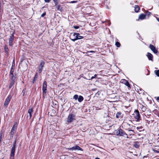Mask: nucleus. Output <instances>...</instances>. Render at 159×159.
Wrapping results in <instances>:
<instances>
[{
    "mask_svg": "<svg viewBox=\"0 0 159 159\" xmlns=\"http://www.w3.org/2000/svg\"><path fill=\"white\" fill-rule=\"evenodd\" d=\"M133 119L136 122H139L141 120L139 112L138 110H135L133 114Z\"/></svg>",
    "mask_w": 159,
    "mask_h": 159,
    "instance_id": "1",
    "label": "nucleus"
},
{
    "mask_svg": "<svg viewBox=\"0 0 159 159\" xmlns=\"http://www.w3.org/2000/svg\"><path fill=\"white\" fill-rule=\"evenodd\" d=\"M133 126L131 125L128 123L126 122H123L122 124V127L123 128L125 129L126 130H128L129 132L132 131V132L134 133V131L130 129L132 128L131 127H133Z\"/></svg>",
    "mask_w": 159,
    "mask_h": 159,
    "instance_id": "2",
    "label": "nucleus"
},
{
    "mask_svg": "<svg viewBox=\"0 0 159 159\" xmlns=\"http://www.w3.org/2000/svg\"><path fill=\"white\" fill-rule=\"evenodd\" d=\"M75 115L72 113L69 114L67 119V122L69 123L72 122L73 120H75Z\"/></svg>",
    "mask_w": 159,
    "mask_h": 159,
    "instance_id": "3",
    "label": "nucleus"
},
{
    "mask_svg": "<svg viewBox=\"0 0 159 159\" xmlns=\"http://www.w3.org/2000/svg\"><path fill=\"white\" fill-rule=\"evenodd\" d=\"M116 133V135L120 136H125V135H127V134L121 128H119Z\"/></svg>",
    "mask_w": 159,
    "mask_h": 159,
    "instance_id": "4",
    "label": "nucleus"
},
{
    "mask_svg": "<svg viewBox=\"0 0 159 159\" xmlns=\"http://www.w3.org/2000/svg\"><path fill=\"white\" fill-rule=\"evenodd\" d=\"M18 124V123L17 122H15L14 123V125L11 129V135H13L14 133H15L16 132Z\"/></svg>",
    "mask_w": 159,
    "mask_h": 159,
    "instance_id": "5",
    "label": "nucleus"
},
{
    "mask_svg": "<svg viewBox=\"0 0 159 159\" xmlns=\"http://www.w3.org/2000/svg\"><path fill=\"white\" fill-rule=\"evenodd\" d=\"M10 79L11 81L10 83V85L9 87V89L11 88L15 84L16 77L14 75L10 76Z\"/></svg>",
    "mask_w": 159,
    "mask_h": 159,
    "instance_id": "6",
    "label": "nucleus"
},
{
    "mask_svg": "<svg viewBox=\"0 0 159 159\" xmlns=\"http://www.w3.org/2000/svg\"><path fill=\"white\" fill-rule=\"evenodd\" d=\"M12 98V96L11 94H9L6 99L5 102L4 103V106L7 107L9 103V102Z\"/></svg>",
    "mask_w": 159,
    "mask_h": 159,
    "instance_id": "7",
    "label": "nucleus"
},
{
    "mask_svg": "<svg viewBox=\"0 0 159 159\" xmlns=\"http://www.w3.org/2000/svg\"><path fill=\"white\" fill-rule=\"evenodd\" d=\"M73 36H75L76 38L73 40V41L74 42L75 41L78 40L80 39L83 38V37L80 35L79 33H73Z\"/></svg>",
    "mask_w": 159,
    "mask_h": 159,
    "instance_id": "8",
    "label": "nucleus"
},
{
    "mask_svg": "<svg viewBox=\"0 0 159 159\" xmlns=\"http://www.w3.org/2000/svg\"><path fill=\"white\" fill-rule=\"evenodd\" d=\"M67 149L68 150H72L73 151L74 150H80L82 151L83 150V149L80 147L79 146L76 145L75 146H73L72 148H67Z\"/></svg>",
    "mask_w": 159,
    "mask_h": 159,
    "instance_id": "9",
    "label": "nucleus"
},
{
    "mask_svg": "<svg viewBox=\"0 0 159 159\" xmlns=\"http://www.w3.org/2000/svg\"><path fill=\"white\" fill-rule=\"evenodd\" d=\"M14 36L13 34H11L10 36V38L9 39V44L10 46H11L13 45V42L14 41Z\"/></svg>",
    "mask_w": 159,
    "mask_h": 159,
    "instance_id": "10",
    "label": "nucleus"
},
{
    "mask_svg": "<svg viewBox=\"0 0 159 159\" xmlns=\"http://www.w3.org/2000/svg\"><path fill=\"white\" fill-rule=\"evenodd\" d=\"M45 62L43 61H41L39 66V72L40 73L42 72Z\"/></svg>",
    "mask_w": 159,
    "mask_h": 159,
    "instance_id": "11",
    "label": "nucleus"
},
{
    "mask_svg": "<svg viewBox=\"0 0 159 159\" xmlns=\"http://www.w3.org/2000/svg\"><path fill=\"white\" fill-rule=\"evenodd\" d=\"M47 83L46 81L43 82V85L42 88V90L43 93H46L47 91Z\"/></svg>",
    "mask_w": 159,
    "mask_h": 159,
    "instance_id": "12",
    "label": "nucleus"
},
{
    "mask_svg": "<svg viewBox=\"0 0 159 159\" xmlns=\"http://www.w3.org/2000/svg\"><path fill=\"white\" fill-rule=\"evenodd\" d=\"M120 82L124 84L125 85L127 86L129 89L130 88V85L129 82L127 80L125 79H122L121 80Z\"/></svg>",
    "mask_w": 159,
    "mask_h": 159,
    "instance_id": "13",
    "label": "nucleus"
},
{
    "mask_svg": "<svg viewBox=\"0 0 159 159\" xmlns=\"http://www.w3.org/2000/svg\"><path fill=\"white\" fill-rule=\"evenodd\" d=\"M149 48L155 54H156L157 53L158 51L156 48L152 44H150L149 45Z\"/></svg>",
    "mask_w": 159,
    "mask_h": 159,
    "instance_id": "14",
    "label": "nucleus"
},
{
    "mask_svg": "<svg viewBox=\"0 0 159 159\" xmlns=\"http://www.w3.org/2000/svg\"><path fill=\"white\" fill-rule=\"evenodd\" d=\"M146 56L147 57L149 60L151 61H153V56L151 53L148 52L147 53Z\"/></svg>",
    "mask_w": 159,
    "mask_h": 159,
    "instance_id": "15",
    "label": "nucleus"
},
{
    "mask_svg": "<svg viewBox=\"0 0 159 159\" xmlns=\"http://www.w3.org/2000/svg\"><path fill=\"white\" fill-rule=\"evenodd\" d=\"M16 148H12L10 156H14L15 153V152Z\"/></svg>",
    "mask_w": 159,
    "mask_h": 159,
    "instance_id": "16",
    "label": "nucleus"
},
{
    "mask_svg": "<svg viewBox=\"0 0 159 159\" xmlns=\"http://www.w3.org/2000/svg\"><path fill=\"white\" fill-rule=\"evenodd\" d=\"M146 16V15L143 14H141L139 15V19L141 20H143L145 18Z\"/></svg>",
    "mask_w": 159,
    "mask_h": 159,
    "instance_id": "17",
    "label": "nucleus"
},
{
    "mask_svg": "<svg viewBox=\"0 0 159 159\" xmlns=\"http://www.w3.org/2000/svg\"><path fill=\"white\" fill-rule=\"evenodd\" d=\"M33 112V109L32 108H30L28 111V113L29 114L30 119L32 117V113Z\"/></svg>",
    "mask_w": 159,
    "mask_h": 159,
    "instance_id": "18",
    "label": "nucleus"
},
{
    "mask_svg": "<svg viewBox=\"0 0 159 159\" xmlns=\"http://www.w3.org/2000/svg\"><path fill=\"white\" fill-rule=\"evenodd\" d=\"M14 70L13 67V65H12L10 71V76L14 75L13 73L14 72Z\"/></svg>",
    "mask_w": 159,
    "mask_h": 159,
    "instance_id": "19",
    "label": "nucleus"
},
{
    "mask_svg": "<svg viewBox=\"0 0 159 159\" xmlns=\"http://www.w3.org/2000/svg\"><path fill=\"white\" fill-rule=\"evenodd\" d=\"M78 102H81L84 100V98L82 96L80 95L78 98Z\"/></svg>",
    "mask_w": 159,
    "mask_h": 159,
    "instance_id": "20",
    "label": "nucleus"
},
{
    "mask_svg": "<svg viewBox=\"0 0 159 159\" xmlns=\"http://www.w3.org/2000/svg\"><path fill=\"white\" fill-rule=\"evenodd\" d=\"M121 113L120 112H117L116 114V117L117 118H119L120 117H122V116H121Z\"/></svg>",
    "mask_w": 159,
    "mask_h": 159,
    "instance_id": "21",
    "label": "nucleus"
},
{
    "mask_svg": "<svg viewBox=\"0 0 159 159\" xmlns=\"http://www.w3.org/2000/svg\"><path fill=\"white\" fill-rule=\"evenodd\" d=\"M140 10V8L138 6L135 5V11L136 12H138Z\"/></svg>",
    "mask_w": 159,
    "mask_h": 159,
    "instance_id": "22",
    "label": "nucleus"
},
{
    "mask_svg": "<svg viewBox=\"0 0 159 159\" xmlns=\"http://www.w3.org/2000/svg\"><path fill=\"white\" fill-rule=\"evenodd\" d=\"M37 78H38L37 73H36V74L35 75L34 77L33 80V83H34V82L36 80Z\"/></svg>",
    "mask_w": 159,
    "mask_h": 159,
    "instance_id": "23",
    "label": "nucleus"
},
{
    "mask_svg": "<svg viewBox=\"0 0 159 159\" xmlns=\"http://www.w3.org/2000/svg\"><path fill=\"white\" fill-rule=\"evenodd\" d=\"M4 49H5V52L7 53V54L8 53V50H9V49H8V47H7V46L6 45L5 46Z\"/></svg>",
    "mask_w": 159,
    "mask_h": 159,
    "instance_id": "24",
    "label": "nucleus"
},
{
    "mask_svg": "<svg viewBox=\"0 0 159 159\" xmlns=\"http://www.w3.org/2000/svg\"><path fill=\"white\" fill-rule=\"evenodd\" d=\"M134 146L136 148H138L139 147V145L138 143L135 142L134 144Z\"/></svg>",
    "mask_w": 159,
    "mask_h": 159,
    "instance_id": "25",
    "label": "nucleus"
},
{
    "mask_svg": "<svg viewBox=\"0 0 159 159\" xmlns=\"http://www.w3.org/2000/svg\"><path fill=\"white\" fill-rule=\"evenodd\" d=\"M56 6L57 7V9L58 10H61L62 8V7L60 5H58L57 4V5H56Z\"/></svg>",
    "mask_w": 159,
    "mask_h": 159,
    "instance_id": "26",
    "label": "nucleus"
},
{
    "mask_svg": "<svg viewBox=\"0 0 159 159\" xmlns=\"http://www.w3.org/2000/svg\"><path fill=\"white\" fill-rule=\"evenodd\" d=\"M141 108L143 111H146V108L145 106L142 105Z\"/></svg>",
    "mask_w": 159,
    "mask_h": 159,
    "instance_id": "27",
    "label": "nucleus"
},
{
    "mask_svg": "<svg viewBox=\"0 0 159 159\" xmlns=\"http://www.w3.org/2000/svg\"><path fill=\"white\" fill-rule=\"evenodd\" d=\"M116 45V46L117 47H120V43L118 42H116L115 43Z\"/></svg>",
    "mask_w": 159,
    "mask_h": 159,
    "instance_id": "28",
    "label": "nucleus"
},
{
    "mask_svg": "<svg viewBox=\"0 0 159 159\" xmlns=\"http://www.w3.org/2000/svg\"><path fill=\"white\" fill-rule=\"evenodd\" d=\"M78 96L77 94L75 95L73 97V99H74L75 100H76L78 99Z\"/></svg>",
    "mask_w": 159,
    "mask_h": 159,
    "instance_id": "29",
    "label": "nucleus"
},
{
    "mask_svg": "<svg viewBox=\"0 0 159 159\" xmlns=\"http://www.w3.org/2000/svg\"><path fill=\"white\" fill-rule=\"evenodd\" d=\"M155 74L158 76L159 77V70H155Z\"/></svg>",
    "mask_w": 159,
    "mask_h": 159,
    "instance_id": "30",
    "label": "nucleus"
},
{
    "mask_svg": "<svg viewBox=\"0 0 159 159\" xmlns=\"http://www.w3.org/2000/svg\"><path fill=\"white\" fill-rule=\"evenodd\" d=\"M54 2L55 3V6H56V5H57V4L58 3V2L57 0H53Z\"/></svg>",
    "mask_w": 159,
    "mask_h": 159,
    "instance_id": "31",
    "label": "nucleus"
},
{
    "mask_svg": "<svg viewBox=\"0 0 159 159\" xmlns=\"http://www.w3.org/2000/svg\"><path fill=\"white\" fill-rule=\"evenodd\" d=\"M16 141L15 140L13 144V147H12V148H16Z\"/></svg>",
    "mask_w": 159,
    "mask_h": 159,
    "instance_id": "32",
    "label": "nucleus"
},
{
    "mask_svg": "<svg viewBox=\"0 0 159 159\" xmlns=\"http://www.w3.org/2000/svg\"><path fill=\"white\" fill-rule=\"evenodd\" d=\"M2 132H1L0 133V143H1V140L2 138Z\"/></svg>",
    "mask_w": 159,
    "mask_h": 159,
    "instance_id": "33",
    "label": "nucleus"
},
{
    "mask_svg": "<svg viewBox=\"0 0 159 159\" xmlns=\"http://www.w3.org/2000/svg\"><path fill=\"white\" fill-rule=\"evenodd\" d=\"M97 74H95L94 75V76H92V77H91V79L90 80H92L93 79H94L95 78H96L97 77Z\"/></svg>",
    "mask_w": 159,
    "mask_h": 159,
    "instance_id": "34",
    "label": "nucleus"
},
{
    "mask_svg": "<svg viewBox=\"0 0 159 159\" xmlns=\"http://www.w3.org/2000/svg\"><path fill=\"white\" fill-rule=\"evenodd\" d=\"M152 151L156 152V153H159V151H158V150H156L155 149H152Z\"/></svg>",
    "mask_w": 159,
    "mask_h": 159,
    "instance_id": "35",
    "label": "nucleus"
},
{
    "mask_svg": "<svg viewBox=\"0 0 159 159\" xmlns=\"http://www.w3.org/2000/svg\"><path fill=\"white\" fill-rule=\"evenodd\" d=\"M73 27L75 29H77L79 28V27L77 26H74Z\"/></svg>",
    "mask_w": 159,
    "mask_h": 159,
    "instance_id": "36",
    "label": "nucleus"
},
{
    "mask_svg": "<svg viewBox=\"0 0 159 159\" xmlns=\"http://www.w3.org/2000/svg\"><path fill=\"white\" fill-rule=\"evenodd\" d=\"M75 36H73V35H72V38L70 39L71 40L73 41V40L74 39H75L76 38Z\"/></svg>",
    "mask_w": 159,
    "mask_h": 159,
    "instance_id": "37",
    "label": "nucleus"
},
{
    "mask_svg": "<svg viewBox=\"0 0 159 159\" xmlns=\"http://www.w3.org/2000/svg\"><path fill=\"white\" fill-rule=\"evenodd\" d=\"M77 2V1H71L70 3H76Z\"/></svg>",
    "mask_w": 159,
    "mask_h": 159,
    "instance_id": "38",
    "label": "nucleus"
},
{
    "mask_svg": "<svg viewBox=\"0 0 159 159\" xmlns=\"http://www.w3.org/2000/svg\"><path fill=\"white\" fill-rule=\"evenodd\" d=\"M143 127L142 126L137 127L136 129L137 130L142 129Z\"/></svg>",
    "mask_w": 159,
    "mask_h": 159,
    "instance_id": "39",
    "label": "nucleus"
},
{
    "mask_svg": "<svg viewBox=\"0 0 159 159\" xmlns=\"http://www.w3.org/2000/svg\"><path fill=\"white\" fill-rule=\"evenodd\" d=\"M45 15H46V13H45H45H43L41 15V17H43Z\"/></svg>",
    "mask_w": 159,
    "mask_h": 159,
    "instance_id": "40",
    "label": "nucleus"
},
{
    "mask_svg": "<svg viewBox=\"0 0 159 159\" xmlns=\"http://www.w3.org/2000/svg\"><path fill=\"white\" fill-rule=\"evenodd\" d=\"M44 1L46 2H49L50 1V0H44Z\"/></svg>",
    "mask_w": 159,
    "mask_h": 159,
    "instance_id": "41",
    "label": "nucleus"
},
{
    "mask_svg": "<svg viewBox=\"0 0 159 159\" xmlns=\"http://www.w3.org/2000/svg\"><path fill=\"white\" fill-rule=\"evenodd\" d=\"M25 89L23 90H22V93H23V96L24 95V94L25 93Z\"/></svg>",
    "mask_w": 159,
    "mask_h": 159,
    "instance_id": "42",
    "label": "nucleus"
},
{
    "mask_svg": "<svg viewBox=\"0 0 159 159\" xmlns=\"http://www.w3.org/2000/svg\"><path fill=\"white\" fill-rule=\"evenodd\" d=\"M14 156H10L9 159H14Z\"/></svg>",
    "mask_w": 159,
    "mask_h": 159,
    "instance_id": "43",
    "label": "nucleus"
},
{
    "mask_svg": "<svg viewBox=\"0 0 159 159\" xmlns=\"http://www.w3.org/2000/svg\"><path fill=\"white\" fill-rule=\"evenodd\" d=\"M156 99L157 101L159 102V97H157Z\"/></svg>",
    "mask_w": 159,
    "mask_h": 159,
    "instance_id": "44",
    "label": "nucleus"
},
{
    "mask_svg": "<svg viewBox=\"0 0 159 159\" xmlns=\"http://www.w3.org/2000/svg\"><path fill=\"white\" fill-rule=\"evenodd\" d=\"M124 137H126L127 138H129V137L128 136V135L127 134V135H125Z\"/></svg>",
    "mask_w": 159,
    "mask_h": 159,
    "instance_id": "45",
    "label": "nucleus"
},
{
    "mask_svg": "<svg viewBox=\"0 0 159 159\" xmlns=\"http://www.w3.org/2000/svg\"><path fill=\"white\" fill-rule=\"evenodd\" d=\"M156 18L157 21L159 22V18L157 17Z\"/></svg>",
    "mask_w": 159,
    "mask_h": 159,
    "instance_id": "46",
    "label": "nucleus"
},
{
    "mask_svg": "<svg viewBox=\"0 0 159 159\" xmlns=\"http://www.w3.org/2000/svg\"><path fill=\"white\" fill-rule=\"evenodd\" d=\"M129 135H130V136H131L132 135V134H131V133H129Z\"/></svg>",
    "mask_w": 159,
    "mask_h": 159,
    "instance_id": "47",
    "label": "nucleus"
},
{
    "mask_svg": "<svg viewBox=\"0 0 159 159\" xmlns=\"http://www.w3.org/2000/svg\"><path fill=\"white\" fill-rule=\"evenodd\" d=\"M90 52H94L93 51H90Z\"/></svg>",
    "mask_w": 159,
    "mask_h": 159,
    "instance_id": "48",
    "label": "nucleus"
},
{
    "mask_svg": "<svg viewBox=\"0 0 159 159\" xmlns=\"http://www.w3.org/2000/svg\"><path fill=\"white\" fill-rule=\"evenodd\" d=\"M95 159H100V158L98 157H96Z\"/></svg>",
    "mask_w": 159,
    "mask_h": 159,
    "instance_id": "49",
    "label": "nucleus"
}]
</instances>
